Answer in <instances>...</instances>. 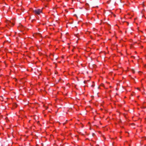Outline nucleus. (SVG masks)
<instances>
[{"mask_svg": "<svg viewBox=\"0 0 146 146\" xmlns=\"http://www.w3.org/2000/svg\"><path fill=\"white\" fill-rule=\"evenodd\" d=\"M42 9H37L33 11L34 12L36 15H39L40 13H42Z\"/></svg>", "mask_w": 146, "mask_h": 146, "instance_id": "nucleus-1", "label": "nucleus"}, {"mask_svg": "<svg viewBox=\"0 0 146 146\" xmlns=\"http://www.w3.org/2000/svg\"><path fill=\"white\" fill-rule=\"evenodd\" d=\"M7 25L10 27H12L14 25V23H13V20L7 21L6 23Z\"/></svg>", "mask_w": 146, "mask_h": 146, "instance_id": "nucleus-2", "label": "nucleus"}, {"mask_svg": "<svg viewBox=\"0 0 146 146\" xmlns=\"http://www.w3.org/2000/svg\"><path fill=\"white\" fill-rule=\"evenodd\" d=\"M18 28V29L20 30L21 31H23L25 29V28L21 25L19 26Z\"/></svg>", "mask_w": 146, "mask_h": 146, "instance_id": "nucleus-3", "label": "nucleus"}, {"mask_svg": "<svg viewBox=\"0 0 146 146\" xmlns=\"http://www.w3.org/2000/svg\"><path fill=\"white\" fill-rule=\"evenodd\" d=\"M138 90H139V88H137Z\"/></svg>", "mask_w": 146, "mask_h": 146, "instance_id": "nucleus-4", "label": "nucleus"}]
</instances>
